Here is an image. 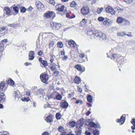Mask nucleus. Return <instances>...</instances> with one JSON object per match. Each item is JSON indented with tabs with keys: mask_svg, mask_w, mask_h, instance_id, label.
Segmentation results:
<instances>
[{
	"mask_svg": "<svg viewBox=\"0 0 135 135\" xmlns=\"http://www.w3.org/2000/svg\"><path fill=\"white\" fill-rule=\"evenodd\" d=\"M48 2L50 4L54 5L55 4V2L53 0H48Z\"/></svg>",
	"mask_w": 135,
	"mask_h": 135,
	"instance_id": "de8ad7c7",
	"label": "nucleus"
},
{
	"mask_svg": "<svg viewBox=\"0 0 135 135\" xmlns=\"http://www.w3.org/2000/svg\"><path fill=\"white\" fill-rule=\"evenodd\" d=\"M98 20L99 22H102V21H104L105 19L103 17H100L98 18Z\"/></svg>",
	"mask_w": 135,
	"mask_h": 135,
	"instance_id": "a18cd8bd",
	"label": "nucleus"
},
{
	"mask_svg": "<svg viewBox=\"0 0 135 135\" xmlns=\"http://www.w3.org/2000/svg\"><path fill=\"white\" fill-rule=\"evenodd\" d=\"M81 81V79L77 77L76 76L75 77L74 79V82L76 84H79Z\"/></svg>",
	"mask_w": 135,
	"mask_h": 135,
	"instance_id": "a878e982",
	"label": "nucleus"
},
{
	"mask_svg": "<svg viewBox=\"0 0 135 135\" xmlns=\"http://www.w3.org/2000/svg\"><path fill=\"white\" fill-rule=\"evenodd\" d=\"M43 54V52L41 51L38 52V55L39 56H41Z\"/></svg>",
	"mask_w": 135,
	"mask_h": 135,
	"instance_id": "e2e57ef3",
	"label": "nucleus"
},
{
	"mask_svg": "<svg viewBox=\"0 0 135 135\" xmlns=\"http://www.w3.org/2000/svg\"><path fill=\"white\" fill-rule=\"evenodd\" d=\"M82 101L80 100H76L75 102V103H76V104L80 103V104H82Z\"/></svg>",
	"mask_w": 135,
	"mask_h": 135,
	"instance_id": "864d4df0",
	"label": "nucleus"
},
{
	"mask_svg": "<svg viewBox=\"0 0 135 135\" xmlns=\"http://www.w3.org/2000/svg\"><path fill=\"white\" fill-rule=\"evenodd\" d=\"M117 9L118 11H122L123 10V9L120 8L119 7H117Z\"/></svg>",
	"mask_w": 135,
	"mask_h": 135,
	"instance_id": "69168bd1",
	"label": "nucleus"
},
{
	"mask_svg": "<svg viewBox=\"0 0 135 135\" xmlns=\"http://www.w3.org/2000/svg\"><path fill=\"white\" fill-rule=\"evenodd\" d=\"M65 7L64 6H60L58 7L56 10L59 12H62L64 10Z\"/></svg>",
	"mask_w": 135,
	"mask_h": 135,
	"instance_id": "6ab92c4d",
	"label": "nucleus"
},
{
	"mask_svg": "<svg viewBox=\"0 0 135 135\" xmlns=\"http://www.w3.org/2000/svg\"><path fill=\"white\" fill-rule=\"evenodd\" d=\"M4 9L5 11L4 12V13L8 15H9L10 14L11 11L9 8L7 7H5L4 8Z\"/></svg>",
	"mask_w": 135,
	"mask_h": 135,
	"instance_id": "2eb2a0df",
	"label": "nucleus"
},
{
	"mask_svg": "<svg viewBox=\"0 0 135 135\" xmlns=\"http://www.w3.org/2000/svg\"><path fill=\"white\" fill-rule=\"evenodd\" d=\"M50 56L51 57V58H50V61L51 63H52L54 61V59H53V57H55V56L54 55H52L51 54L50 55Z\"/></svg>",
	"mask_w": 135,
	"mask_h": 135,
	"instance_id": "8fccbe9b",
	"label": "nucleus"
},
{
	"mask_svg": "<svg viewBox=\"0 0 135 135\" xmlns=\"http://www.w3.org/2000/svg\"><path fill=\"white\" fill-rule=\"evenodd\" d=\"M8 42V40L7 39H4L1 42L2 44H4V43H6Z\"/></svg>",
	"mask_w": 135,
	"mask_h": 135,
	"instance_id": "5fc2aeb1",
	"label": "nucleus"
},
{
	"mask_svg": "<svg viewBox=\"0 0 135 135\" xmlns=\"http://www.w3.org/2000/svg\"><path fill=\"white\" fill-rule=\"evenodd\" d=\"M40 77L41 80L42 82L45 83H47L49 79L47 74L44 73H42L40 75Z\"/></svg>",
	"mask_w": 135,
	"mask_h": 135,
	"instance_id": "7ed1b4c3",
	"label": "nucleus"
},
{
	"mask_svg": "<svg viewBox=\"0 0 135 135\" xmlns=\"http://www.w3.org/2000/svg\"><path fill=\"white\" fill-rule=\"evenodd\" d=\"M68 44L71 47H74L76 45V43L73 40H70L68 41Z\"/></svg>",
	"mask_w": 135,
	"mask_h": 135,
	"instance_id": "dca6fc26",
	"label": "nucleus"
},
{
	"mask_svg": "<svg viewBox=\"0 0 135 135\" xmlns=\"http://www.w3.org/2000/svg\"><path fill=\"white\" fill-rule=\"evenodd\" d=\"M20 12L21 13H24L25 12L26 10V8L23 7H21L20 6Z\"/></svg>",
	"mask_w": 135,
	"mask_h": 135,
	"instance_id": "f704fd0d",
	"label": "nucleus"
},
{
	"mask_svg": "<svg viewBox=\"0 0 135 135\" xmlns=\"http://www.w3.org/2000/svg\"><path fill=\"white\" fill-rule=\"evenodd\" d=\"M42 135H49V134L48 132H44L42 133Z\"/></svg>",
	"mask_w": 135,
	"mask_h": 135,
	"instance_id": "774afa93",
	"label": "nucleus"
},
{
	"mask_svg": "<svg viewBox=\"0 0 135 135\" xmlns=\"http://www.w3.org/2000/svg\"><path fill=\"white\" fill-rule=\"evenodd\" d=\"M105 11L107 12L112 15H115V12L113 8L110 6H108L105 8Z\"/></svg>",
	"mask_w": 135,
	"mask_h": 135,
	"instance_id": "423d86ee",
	"label": "nucleus"
},
{
	"mask_svg": "<svg viewBox=\"0 0 135 135\" xmlns=\"http://www.w3.org/2000/svg\"><path fill=\"white\" fill-rule=\"evenodd\" d=\"M76 4L75 2L73 1L70 4V6L71 7H76Z\"/></svg>",
	"mask_w": 135,
	"mask_h": 135,
	"instance_id": "e433bc0d",
	"label": "nucleus"
},
{
	"mask_svg": "<svg viewBox=\"0 0 135 135\" xmlns=\"http://www.w3.org/2000/svg\"><path fill=\"white\" fill-rule=\"evenodd\" d=\"M87 100L88 102L91 103L92 102V96L90 95H88L87 96Z\"/></svg>",
	"mask_w": 135,
	"mask_h": 135,
	"instance_id": "c85d7f7f",
	"label": "nucleus"
},
{
	"mask_svg": "<svg viewBox=\"0 0 135 135\" xmlns=\"http://www.w3.org/2000/svg\"><path fill=\"white\" fill-rule=\"evenodd\" d=\"M81 127L80 125L77 124L76 126V128L77 129L78 131H77V133L80 134L81 132L82 128Z\"/></svg>",
	"mask_w": 135,
	"mask_h": 135,
	"instance_id": "f3484780",
	"label": "nucleus"
},
{
	"mask_svg": "<svg viewBox=\"0 0 135 135\" xmlns=\"http://www.w3.org/2000/svg\"><path fill=\"white\" fill-rule=\"evenodd\" d=\"M85 135H90L91 133L90 132H89L87 130H86L85 133Z\"/></svg>",
	"mask_w": 135,
	"mask_h": 135,
	"instance_id": "13d9d810",
	"label": "nucleus"
},
{
	"mask_svg": "<svg viewBox=\"0 0 135 135\" xmlns=\"http://www.w3.org/2000/svg\"><path fill=\"white\" fill-rule=\"evenodd\" d=\"M68 57L67 56L65 55L63 57L62 59L63 60H66L68 58Z\"/></svg>",
	"mask_w": 135,
	"mask_h": 135,
	"instance_id": "680f3d73",
	"label": "nucleus"
},
{
	"mask_svg": "<svg viewBox=\"0 0 135 135\" xmlns=\"http://www.w3.org/2000/svg\"><path fill=\"white\" fill-rule=\"evenodd\" d=\"M112 23V21L108 18H106L105 19L103 23V25L106 26H109Z\"/></svg>",
	"mask_w": 135,
	"mask_h": 135,
	"instance_id": "1a4fd4ad",
	"label": "nucleus"
},
{
	"mask_svg": "<svg viewBox=\"0 0 135 135\" xmlns=\"http://www.w3.org/2000/svg\"><path fill=\"white\" fill-rule=\"evenodd\" d=\"M124 19L122 17H118L116 20V22L118 23H121L124 21Z\"/></svg>",
	"mask_w": 135,
	"mask_h": 135,
	"instance_id": "393cba45",
	"label": "nucleus"
},
{
	"mask_svg": "<svg viewBox=\"0 0 135 135\" xmlns=\"http://www.w3.org/2000/svg\"><path fill=\"white\" fill-rule=\"evenodd\" d=\"M56 92H55L53 93L52 94H51L48 97V98L50 99L51 98L55 99L56 98Z\"/></svg>",
	"mask_w": 135,
	"mask_h": 135,
	"instance_id": "4be33fe9",
	"label": "nucleus"
},
{
	"mask_svg": "<svg viewBox=\"0 0 135 135\" xmlns=\"http://www.w3.org/2000/svg\"><path fill=\"white\" fill-rule=\"evenodd\" d=\"M64 129V128L62 126H60L59 127L58 130L60 132H61Z\"/></svg>",
	"mask_w": 135,
	"mask_h": 135,
	"instance_id": "c03bdc74",
	"label": "nucleus"
},
{
	"mask_svg": "<svg viewBox=\"0 0 135 135\" xmlns=\"http://www.w3.org/2000/svg\"><path fill=\"white\" fill-rule=\"evenodd\" d=\"M75 67L79 71H83L82 67L79 65H76L75 66Z\"/></svg>",
	"mask_w": 135,
	"mask_h": 135,
	"instance_id": "2f4dec72",
	"label": "nucleus"
},
{
	"mask_svg": "<svg viewBox=\"0 0 135 135\" xmlns=\"http://www.w3.org/2000/svg\"><path fill=\"white\" fill-rule=\"evenodd\" d=\"M41 63L43 65L45 66H46L47 65V62L44 60H43V61H42V62Z\"/></svg>",
	"mask_w": 135,
	"mask_h": 135,
	"instance_id": "09e8293b",
	"label": "nucleus"
},
{
	"mask_svg": "<svg viewBox=\"0 0 135 135\" xmlns=\"http://www.w3.org/2000/svg\"><path fill=\"white\" fill-rule=\"evenodd\" d=\"M90 12V9L88 7H83L81 9V13L84 16L88 15Z\"/></svg>",
	"mask_w": 135,
	"mask_h": 135,
	"instance_id": "20e7f679",
	"label": "nucleus"
},
{
	"mask_svg": "<svg viewBox=\"0 0 135 135\" xmlns=\"http://www.w3.org/2000/svg\"><path fill=\"white\" fill-rule=\"evenodd\" d=\"M117 36L119 37H123L126 35V32L124 31H122L117 33Z\"/></svg>",
	"mask_w": 135,
	"mask_h": 135,
	"instance_id": "b1692460",
	"label": "nucleus"
},
{
	"mask_svg": "<svg viewBox=\"0 0 135 135\" xmlns=\"http://www.w3.org/2000/svg\"><path fill=\"white\" fill-rule=\"evenodd\" d=\"M112 56L114 60H117L119 58V57H120L121 56L120 55L115 54L113 55ZM116 61L117 62L118 61V60H116Z\"/></svg>",
	"mask_w": 135,
	"mask_h": 135,
	"instance_id": "cd10ccee",
	"label": "nucleus"
},
{
	"mask_svg": "<svg viewBox=\"0 0 135 135\" xmlns=\"http://www.w3.org/2000/svg\"><path fill=\"white\" fill-rule=\"evenodd\" d=\"M87 33V35L89 36L92 39L96 38H99L101 40L106 39L105 35L99 31H88Z\"/></svg>",
	"mask_w": 135,
	"mask_h": 135,
	"instance_id": "f257e3e1",
	"label": "nucleus"
},
{
	"mask_svg": "<svg viewBox=\"0 0 135 135\" xmlns=\"http://www.w3.org/2000/svg\"><path fill=\"white\" fill-rule=\"evenodd\" d=\"M54 45V42L53 41H51L49 43V47H53Z\"/></svg>",
	"mask_w": 135,
	"mask_h": 135,
	"instance_id": "3c124183",
	"label": "nucleus"
},
{
	"mask_svg": "<svg viewBox=\"0 0 135 135\" xmlns=\"http://www.w3.org/2000/svg\"><path fill=\"white\" fill-rule=\"evenodd\" d=\"M61 106L64 108H66L68 107V104L66 102L64 101L62 103Z\"/></svg>",
	"mask_w": 135,
	"mask_h": 135,
	"instance_id": "c756f323",
	"label": "nucleus"
},
{
	"mask_svg": "<svg viewBox=\"0 0 135 135\" xmlns=\"http://www.w3.org/2000/svg\"><path fill=\"white\" fill-rule=\"evenodd\" d=\"M84 56L85 55L83 54H81L80 55V57L81 59H83L84 57Z\"/></svg>",
	"mask_w": 135,
	"mask_h": 135,
	"instance_id": "0e129e2a",
	"label": "nucleus"
},
{
	"mask_svg": "<svg viewBox=\"0 0 135 135\" xmlns=\"http://www.w3.org/2000/svg\"><path fill=\"white\" fill-rule=\"evenodd\" d=\"M56 65L55 64L53 63V65L50 67V69L53 71H55V70H56Z\"/></svg>",
	"mask_w": 135,
	"mask_h": 135,
	"instance_id": "72a5a7b5",
	"label": "nucleus"
},
{
	"mask_svg": "<svg viewBox=\"0 0 135 135\" xmlns=\"http://www.w3.org/2000/svg\"><path fill=\"white\" fill-rule=\"evenodd\" d=\"M131 123L134 126H135V119H132L131 121Z\"/></svg>",
	"mask_w": 135,
	"mask_h": 135,
	"instance_id": "603ef678",
	"label": "nucleus"
},
{
	"mask_svg": "<svg viewBox=\"0 0 135 135\" xmlns=\"http://www.w3.org/2000/svg\"><path fill=\"white\" fill-rule=\"evenodd\" d=\"M53 29H54L58 30L60 28L61 26L60 24L59 23L58 24L56 23H53Z\"/></svg>",
	"mask_w": 135,
	"mask_h": 135,
	"instance_id": "4468645a",
	"label": "nucleus"
},
{
	"mask_svg": "<svg viewBox=\"0 0 135 135\" xmlns=\"http://www.w3.org/2000/svg\"><path fill=\"white\" fill-rule=\"evenodd\" d=\"M103 8L102 7L98 8L97 10V12L98 14H100L103 11Z\"/></svg>",
	"mask_w": 135,
	"mask_h": 135,
	"instance_id": "4c0bfd02",
	"label": "nucleus"
},
{
	"mask_svg": "<svg viewBox=\"0 0 135 135\" xmlns=\"http://www.w3.org/2000/svg\"><path fill=\"white\" fill-rule=\"evenodd\" d=\"M125 120V115H123L120 117V119H117V122L120 123V124H122L124 122Z\"/></svg>",
	"mask_w": 135,
	"mask_h": 135,
	"instance_id": "9d476101",
	"label": "nucleus"
},
{
	"mask_svg": "<svg viewBox=\"0 0 135 135\" xmlns=\"http://www.w3.org/2000/svg\"><path fill=\"white\" fill-rule=\"evenodd\" d=\"M86 22L87 20L85 19H84L80 22V23L82 25H84L86 24Z\"/></svg>",
	"mask_w": 135,
	"mask_h": 135,
	"instance_id": "58836bf2",
	"label": "nucleus"
},
{
	"mask_svg": "<svg viewBox=\"0 0 135 135\" xmlns=\"http://www.w3.org/2000/svg\"><path fill=\"white\" fill-rule=\"evenodd\" d=\"M62 96L60 94L56 92L55 99L58 100H60L62 99Z\"/></svg>",
	"mask_w": 135,
	"mask_h": 135,
	"instance_id": "aec40b11",
	"label": "nucleus"
},
{
	"mask_svg": "<svg viewBox=\"0 0 135 135\" xmlns=\"http://www.w3.org/2000/svg\"><path fill=\"white\" fill-rule=\"evenodd\" d=\"M19 25L17 24H14L13 23V28H16L17 27L19 26Z\"/></svg>",
	"mask_w": 135,
	"mask_h": 135,
	"instance_id": "bf43d9fd",
	"label": "nucleus"
},
{
	"mask_svg": "<svg viewBox=\"0 0 135 135\" xmlns=\"http://www.w3.org/2000/svg\"><path fill=\"white\" fill-rule=\"evenodd\" d=\"M20 8V6L19 5H18L16 6L13 7V9L15 13H18V9Z\"/></svg>",
	"mask_w": 135,
	"mask_h": 135,
	"instance_id": "412c9836",
	"label": "nucleus"
},
{
	"mask_svg": "<svg viewBox=\"0 0 135 135\" xmlns=\"http://www.w3.org/2000/svg\"><path fill=\"white\" fill-rule=\"evenodd\" d=\"M61 117V115L59 113H57L56 114V117L57 119H60Z\"/></svg>",
	"mask_w": 135,
	"mask_h": 135,
	"instance_id": "a19ab883",
	"label": "nucleus"
},
{
	"mask_svg": "<svg viewBox=\"0 0 135 135\" xmlns=\"http://www.w3.org/2000/svg\"><path fill=\"white\" fill-rule=\"evenodd\" d=\"M45 18L48 19H54L56 17V14L52 11H48L43 15Z\"/></svg>",
	"mask_w": 135,
	"mask_h": 135,
	"instance_id": "f03ea898",
	"label": "nucleus"
},
{
	"mask_svg": "<svg viewBox=\"0 0 135 135\" xmlns=\"http://www.w3.org/2000/svg\"><path fill=\"white\" fill-rule=\"evenodd\" d=\"M69 124L70 127H74L75 126L76 122L74 121H70L69 122Z\"/></svg>",
	"mask_w": 135,
	"mask_h": 135,
	"instance_id": "7c9ffc66",
	"label": "nucleus"
},
{
	"mask_svg": "<svg viewBox=\"0 0 135 135\" xmlns=\"http://www.w3.org/2000/svg\"><path fill=\"white\" fill-rule=\"evenodd\" d=\"M44 92L42 89H40L35 91V95L38 96L40 97H43L44 95Z\"/></svg>",
	"mask_w": 135,
	"mask_h": 135,
	"instance_id": "39448f33",
	"label": "nucleus"
},
{
	"mask_svg": "<svg viewBox=\"0 0 135 135\" xmlns=\"http://www.w3.org/2000/svg\"><path fill=\"white\" fill-rule=\"evenodd\" d=\"M34 55V52L33 51H31L29 54V60H32L34 59V57L33 55Z\"/></svg>",
	"mask_w": 135,
	"mask_h": 135,
	"instance_id": "a211bd4d",
	"label": "nucleus"
},
{
	"mask_svg": "<svg viewBox=\"0 0 135 135\" xmlns=\"http://www.w3.org/2000/svg\"><path fill=\"white\" fill-rule=\"evenodd\" d=\"M6 100L5 95L3 93L0 92V102L2 103Z\"/></svg>",
	"mask_w": 135,
	"mask_h": 135,
	"instance_id": "f8f14e48",
	"label": "nucleus"
},
{
	"mask_svg": "<svg viewBox=\"0 0 135 135\" xmlns=\"http://www.w3.org/2000/svg\"><path fill=\"white\" fill-rule=\"evenodd\" d=\"M99 131L98 130H95L93 131L94 135H99Z\"/></svg>",
	"mask_w": 135,
	"mask_h": 135,
	"instance_id": "79ce46f5",
	"label": "nucleus"
},
{
	"mask_svg": "<svg viewBox=\"0 0 135 135\" xmlns=\"http://www.w3.org/2000/svg\"><path fill=\"white\" fill-rule=\"evenodd\" d=\"M26 94L28 96H30V93L29 91L28 90L27 91H26Z\"/></svg>",
	"mask_w": 135,
	"mask_h": 135,
	"instance_id": "338daca9",
	"label": "nucleus"
},
{
	"mask_svg": "<svg viewBox=\"0 0 135 135\" xmlns=\"http://www.w3.org/2000/svg\"><path fill=\"white\" fill-rule=\"evenodd\" d=\"M21 100L23 101L27 102L30 100V98L29 97H25L21 99Z\"/></svg>",
	"mask_w": 135,
	"mask_h": 135,
	"instance_id": "37998d69",
	"label": "nucleus"
},
{
	"mask_svg": "<svg viewBox=\"0 0 135 135\" xmlns=\"http://www.w3.org/2000/svg\"><path fill=\"white\" fill-rule=\"evenodd\" d=\"M53 118V117L52 115H50L45 119V120L48 123H51L52 122Z\"/></svg>",
	"mask_w": 135,
	"mask_h": 135,
	"instance_id": "ddd939ff",
	"label": "nucleus"
},
{
	"mask_svg": "<svg viewBox=\"0 0 135 135\" xmlns=\"http://www.w3.org/2000/svg\"><path fill=\"white\" fill-rule=\"evenodd\" d=\"M36 5L37 7L39 10H43L44 9V5L39 1H37L36 2Z\"/></svg>",
	"mask_w": 135,
	"mask_h": 135,
	"instance_id": "0eeeda50",
	"label": "nucleus"
},
{
	"mask_svg": "<svg viewBox=\"0 0 135 135\" xmlns=\"http://www.w3.org/2000/svg\"><path fill=\"white\" fill-rule=\"evenodd\" d=\"M13 96L14 97L16 100H18L20 98V93L18 90L15 91L13 94Z\"/></svg>",
	"mask_w": 135,
	"mask_h": 135,
	"instance_id": "6e6552de",
	"label": "nucleus"
},
{
	"mask_svg": "<svg viewBox=\"0 0 135 135\" xmlns=\"http://www.w3.org/2000/svg\"><path fill=\"white\" fill-rule=\"evenodd\" d=\"M5 82L2 81L0 83V91H4L6 89Z\"/></svg>",
	"mask_w": 135,
	"mask_h": 135,
	"instance_id": "9b49d317",
	"label": "nucleus"
},
{
	"mask_svg": "<svg viewBox=\"0 0 135 135\" xmlns=\"http://www.w3.org/2000/svg\"><path fill=\"white\" fill-rule=\"evenodd\" d=\"M89 124L90 126L91 127L96 128L97 127V125L93 122H90Z\"/></svg>",
	"mask_w": 135,
	"mask_h": 135,
	"instance_id": "bb28decb",
	"label": "nucleus"
},
{
	"mask_svg": "<svg viewBox=\"0 0 135 135\" xmlns=\"http://www.w3.org/2000/svg\"><path fill=\"white\" fill-rule=\"evenodd\" d=\"M4 45L3 44H0V53L1 52H2L4 50Z\"/></svg>",
	"mask_w": 135,
	"mask_h": 135,
	"instance_id": "c9c22d12",
	"label": "nucleus"
},
{
	"mask_svg": "<svg viewBox=\"0 0 135 135\" xmlns=\"http://www.w3.org/2000/svg\"><path fill=\"white\" fill-rule=\"evenodd\" d=\"M53 72H54V74L56 76L59 73V72L56 70H55V71H54Z\"/></svg>",
	"mask_w": 135,
	"mask_h": 135,
	"instance_id": "6e6d98bb",
	"label": "nucleus"
},
{
	"mask_svg": "<svg viewBox=\"0 0 135 135\" xmlns=\"http://www.w3.org/2000/svg\"><path fill=\"white\" fill-rule=\"evenodd\" d=\"M57 46L58 47L61 48L63 46V44L62 42H60L57 43Z\"/></svg>",
	"mask_w": 135,
	"mask_h": 135,
	"instance_id": "ea45409f",
	"label": "nucleus"
},
{
	"mask_svg": "<svg viewBox=\"0 0 135 135\" xmlns=\"http://www.w3.org/2000/svg\"><path fill=\"white\" fill-rule=\"evenodd\" d=\"M84 120L83 118L80 120L78 121V124L82 127L84 123Z\"/></svg>",
	"mask_w": 135,
	"mask_h": 135,
	"instance_id": "5701e85b",
	"label": "nucleus"
},
{
	"mask_svg": "<svg viewBox=\"0 0 135 135\" xmlns=\"http://www.w3.org/2000/svg\"><path fill=\"white\" fill-rule=\"evenodd\" d=\"M125 2H128L129 3H131L133 2V0H123ZM134 1V0H133Z\"/></svg>",
	"mask_w": 135,
	"mask_h": 135,
	"instance_id": "4d7b16f0",
	"label": "nucleus"
},
{
	"mask_svg": "<svg viewBox=\"0 0 135 135\" xmlns=\"http://www.w3.org/2000/svg\"><path fill=\"white\" fill-rule=\"evenodd\" d=\"M8 83L9 85L13 86L14 84V81L12 79H9L8 81Z\"/></svg>",
	"mask_w": 135,
	"mask_h": 135,
	"instance_id": "473e14b6",
	"label": "nucleus"
},
{
	"mask_svg": "<svg viewBox=\"0 0 135 135\" xmlns=\"http://www.w3.org/2000/svg\"><path fill=\"white\" fill-rule=\"evenodd\" d=\"M6 29V28L5 27H3L2 28L0 29V31L1 33H2V32L3 31H4Z\"/></svg>",
	"mask_w": 135,
	"mask_h": 135,
	"instance_id": "052dcab7",
	"label": "nucleus"
},
{
	"mask_svg": "<svg viewBox=\"0 0 135 135\" xmlns=\"http://www.w3.org/2000/svg\"><path fill=\"white\" fill-rule=\"evenodd\" d=\"M123 22H124V24L126 25H129L130 24L129 22L126 20L124 19Z\"/></svg>",
	"mask_w": 135,
	"mask_h": 135,
	"instance_id": "49530a36",
	"label": "nucleus"
}]
</instances>
